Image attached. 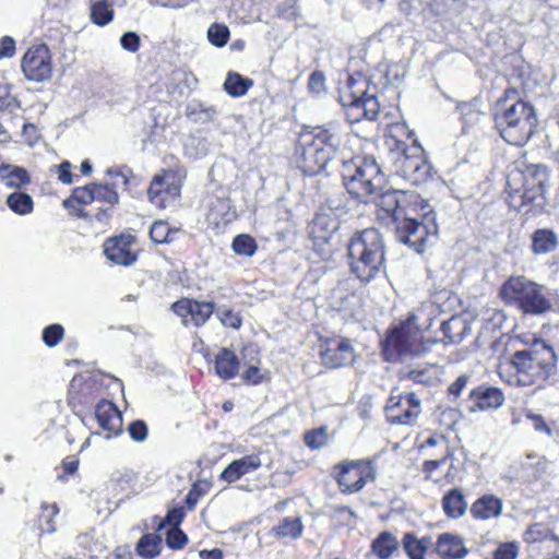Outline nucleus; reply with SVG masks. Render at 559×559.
Wrapping results in <instances>:
<instances>
[{"label":"nucleus","instance_id":"f257e3e1","mask_svg":"<svg viewBox=\"0 0 559 559\" xmlns=\"http://www.w3.org/2000/svg\"><path fill=\"white\" fill-rule=\"evenodd\" d=\"M346 135L341 126L333 122L304 130L295 150L297 166L312 177L325 170L329 164H338L347 192L364 203L371 202L382 190L385 176L372 156L346 158Z\"/></svg>","mask_w":559,"mask_h":559},{"label":"nucleus","instance_id":"f03ea898","mask_svg":"<svg viewBox=\"0 0 559 559\" xmlns=\"http://www.w3.org/2000/svg\"><path fill=\"white\" fill-rule=\"evenodd\" d=\"M391 217L396 239L417 253L426 249L431 237L438 235L437 214L428 200L415 191L389 189L379 191L371 201Z\"/></svg>","mask_w":559,"mask_h":559},{"label":"nucleus","instance_id":"7ed1b4c3","mask_svg":"<svg viewBox=\"0 0 559 559\" xmlns=\"http://www.w3.org/2000/svg\"><path fill=\"white\" fill-rule=\"evenodd\" d=\"M548 182L549 170L543 164L510 170L507 176V200L510 207L525 215L542 213L547 204Z\"/></svg>","mask_w":559,"mask_h":559},{"label":"nucleus","instance_id":"20e7f679","mask_svg":"<svg viewBox=\"0 0 559 559\" xmlns=\"http://www.w3.org/2000/svg\"><path fill=\"white\" fill-rule=\"evenodd\" d=\"M521 341L525 347L510 358L519 385H540L557 374L558 356L550 344L535 335L523 336Z\"/></svg>","mask_w":559,"mask_h":559},{"label":"nucleus","instance_id":"39448f33","mask_svg":"<svg viewBox=\"0 0 559 559\" xmlns=\"http://www.w3.org/2000/svg\"><path fill=\"white\" fill-rule=\"evenodd\" d=\"M349 272L361 284H368L385 271V245L377 228L357 230L346 246Z\"/></svg>","mask_w":559,"mask_h":559},{"label":"nucleus","instance_id":"423d86ee","mask_svg":"<svg viewBox=\"0 0 559 559\" xmlns=\"http://www.w3.org/2000/svg\"><path fill=\"white\" fill-rule=\"evenodd\" d=\"M435 344L436 340H424L418 316L411 313L405 321L390 330L383 342V353L388 361H404L429 353Z\"/></svg>","mask_w":559,"mask_h":559},{"label":"nucleus","instance_id":"0eeeda50","mask_svg":"<svg viewBox=\"0 0 559 559\" xmlns=\"http://www.w3.org/2000/svg\"><path fill=\"white\" fill-rule=\"evenodd\" d=\"M370 81L360 73L349 75L346 90L340 95V103L346 108V117L350 123L361 121V119L376 120L380 112V103L378 100V85L373 82L377 75Z\"/></svg>","mask_w":559,"mask_h":559},{"label":"nucleus","instance_id":"6e6552de","mask_svg":"<svg viewBox=\"0 0 559 559\" xmlns=\"http://www.w3.org/2000/svg\"><path fill=\"white\" fill-rule=\"evenodd\" d=\"M500 297L523 314L540 316L552 309L546 288L523 275L510 276L500 287Z\"/></svg>","mask_w":559,"mask_h":559},{"label":"nucleus","instance_id":"1a4fd4ad","mask_svg":"<svg viewBox=\"0 0 559 559\" xmlns=\"http://www.w3.org/2000/svg\"><path fill=\"white\" fill-rule=\"evenodd\" d=\"M538 119L534 107L518 100L500 114L495 115V124L501 138L511 145L525 144L534 133Z\"/></svg>","mask_w":559,"mask_h":559},{"label":"nucleus","instance_id":"9d476101","mask_svg":"<svg viewBox=\"0 0 559 559\" xmlns=\"http://www.w3.org/2000/svg\"><path fill=\"white\" fill-rule=\"evenodd\" d=\"M391 160L394 174L413 186L425 185L437 175L417 140H414L412 145L399 144L397 151L392 152Z\"/></svg>","mask_w":559,"mask_h":559},{"label":"nucleus","instance_id":"9b49d317","mask_svg":"<svg viewBox=\"0 0 559 559\" xmlns=\"http://www.w3.org/2000/svg\"><path fill=\"white\" fill-rule=\"evenodd\" d=\"M376 478V464L370 460L343 461L334 466V479L343 493H356Z\"/></svg>","mask_w":559,"mask_h":559},{"label":"nucleus","instance_id":"f8f14e48","mask_svg":"<svg viewBox=\"0 0 559 559\" xmlns=\"http://www.w3.org/2000/svg\"><path fill=\"white\" fill-rule=\"evenodd\" d=\"M21 68L29 81L44 82L50 79L52 67L49 48L45 44L29 48L22 59Z\"/></svg>","mask_w":559,"mask_h":559},{"label":"nucleus","instance_id":"ddd939ff","mask_svg":"<svg viewBox=\"0 0 559 559\" xmlns=\"http://www.w3.org/2000/svg\"><path fill=\"white\" fill-rule=\"evenodd\" d=\"M506 397L501 389L492 385L480 384L469 390L466 402L469 413L478 411L498 409L504 404Z\"/></svg>","mask_w":559,"mask_h":559},{"label":"nucleus","instance_id":"4468645a","mask_svg":"<svg viewBox=\"0 0 559 559\" xmlns=\"http://www.w3.org/2000/svg\"><path fill=\"white\" fill-rule=\"evenodd\" d=\"M133 240L131 235L109 238L104 243V254L117 265L130 266L136 261V254L131 250Z\"/></svg>","mask_w":559,"mask_h":559},{"label":"nucleus","instance_id":"2eb2a0df","mask_svg":"<svg viewBox=\"0 0 559 559\" xmlns=\"http://www.w3.org/2000/svg\"><path fill=\"white\" fill-rule=\"evenodd\" d=\"M95 417L99 427L106 431V439L118 436L122 432V415L117 406L107 400L97 403Z\"/></svg>","mask_w":559,"mask_h":559},{"label":"nucleus","instance_id":"dca6fc26","mask_svg":"<svg viewBox=\"0 0 559 559\" xmlns=\"http://www.w3.org/2000/svg\"><path fill=\"white\" fill-rule=\"evenodd\" d=\"M322 361L330 368H340L350 365L355 355L350 341L343 338L336 342L335 346H329L321 352Z\"/></svg>","mask_w":559,"mask_h":559},{"label":"nucleus","instance_id":"f3484780","mask_svg":"<svg viewBox=\"0 0 559 559\" xmlns=\"http://www.w3.org/2000/svg\"><path fill=\"white\" fill-rule=\"evenodd\" d=\"M503 509L502 500L495 495L479 497L469 508L472 516L476 520H490L498 518Z\"/></svg>","mask_w":559,"mask_h":559},{"label":"nucleus","instance_id":"a211bd4d","mask_svg":"<svg viewBox=\"0 0 559 559\" xmlns=\"http://www.w3.org/2000/svg\"><path fill=\"white\" fill-rule=\"evenodd\" d=\"M340 228V222L325 213L316 214L310 225V235L316 241L329 242L333 234Z\"/></svg>","mask_w":559,"mask_h":559},{"label":"nucleus","instance_id":"6ab92c4d","mask_svg":"<svg viewBox=\"0 0 559 559\" xmlns=\"http://www.w3.org/2000/svg\"><path fill=\"white\" fill-rule=\"evenodd\" d=\"M436 550L442 559H461L467 554L463 539L450 533L438 537Z\"/></svg>","mask_w":559,"mask_h":559},{"label":"nucleus","instance_id":"aec40b11","mask_svg":"<svg viewBox=\"0 0 559 559\" xmlns=\"http://www.w3.org/2000/svg\"><path fill=\"white\" fill-rule=\"evenodd\" d=\"M240 361L237 355L227 347H222L215 356L214 368L223 380H230L238 374Z\"/></svg>","mask_w":559,"mask_h":559},{"label":"nucleus","instance_id":"412c9836","mask_svg":"<svg viewBox=\"0 0 559 559\" xmlns=\"http://www.w3.org/2000/svg\"><path fill=\"white\" fill-rule=\"evenodd\" d=\"M558 236L550 228H538L531 235V251L535 255L549 254L558 248Z\"/></svg>","mask_w":559,"mask_h":559},{"label":"nucleus","instance_id":"4be33fe9","mask_svg":"<svg viewBox=\"0 0 559 559\" xmlns=\"http://www.w3.org/2000/svg\"><path fill=\"white\" fill-rule=\"evenodd\" d=\"M441 504L444 514L454 520L462 518L468 509L465 496L460 488L448 490L442 497Z\"/></svg>","mask_w":559,"mask_h":559},{"label":"nucleus","instance_id":"5701e85b","mask_svg":"<svg viewBox=\"0 0 559 559\" xmlns=\"http://www.w3.org/2000/svg\"><path fill=\"white\" fill-rule=\"evenodd\" d=\"M432 545L430 536L418 538L413 532L405 533L402 539V546L409 559H426V552Z\"/></svg>","mask_w":559,"mask_h":559},{"label":"nucleus","instance_id":"b1692460","mask_svg":"<svg viewBox=\"0 0 559 559\" xmlns=\"http://www.w3.org/2000/svg\"><path fill=\"white\" fill-rule=\"evenodd\" d=\"M440 330L443 334L441 342L444 345H450L461 343L469 329L461 318L451 317L441 323Z\"/></svg>","mask_w":559,"mask_h":559},{"label":"nucleus","instance_id":"393cba45","mask_svg":"<svg viewBox=\"0 0 559 559\" xmlns=\"http://www.w3.org/2000/svg\"><path fill=\"white\" fill-rule=\"evenodd\" d=\"M399 547V539L388 531L381 532L371 543V551L379 559H389Z\"/></svg>","mask_w":559,"mask_h":559},{"label":"nucleus","instance_id":"a878e982","mask_svg":"<svg viewBox=\"0 0 559 559\" xmlns=\"http://www.w3.org/2000/svg\"><path fill=\"white\" fill-rule=\"evenodd\" d=\"M182 230L171 227L166 221H155L150 228V238L156 245H169L177 240Z\"/></svg>","mask_w":559,"mask_h":559},{"label":"nucleus","instance_id":"bb28decb","mask_svg":"<svg viewBox=\"0 0 559 559\" xmlns=\"http://www.w3.org/2000/svg\"><path fill=\"white\" fill-rule=\"evenodd\" d=\"M0 180L7 188L21 190L23 186L29 183L31 177L22 167L5 165L0 167Z\"/></svg>","mask_w":559,"mask_h":559},{"label":"nucleus","instance_id":"cd10ccee","mask_svg":"<svg viewBox=\"0 0 559 559\" xmlns=\"http://www.w3.org/2000/svg\"><path fill=\"white\" fill-rule=\"evenodd\" d=\"M162 536L157 533H146L138 540L136 554L145 559L156 558L160 554Z\"/></svg>","mask_w":559,"mask_h":559},{"label":"nucleus","instance_id":"c85d7f7f","mask_svg":"<svg viewBox=\"0 0 559 559\" xmlns=\"http://www.w3.org/2000/svg\"><path fill=\"white\" fill-rule=\"evenodd\" d=\"M5 204L14 214L21 216L31 214L34 210L33 198L22 190H14L8 194Z\"/></svg>","mask_w":559,"mask_h":559},{"label":"nucleus","instance_id":"c756f323","mask_svg":"<svg viewBox=\"0 0 559 559\" xmlns=\"http://www.w3.org/2000/svg\"><path fill=\"white\" fill-rule=\"evenodd\" d=\"M253 85V81L237 72H229L224 82V91L231 97H241Z\"/></svg>","mask_w":559,"mask_h":559},{"label":"nucleus","instance_id":"7c9ffc66","mask_svg":"<svg viewBox=\"0 0 559 559\" xmlns=\"http://www.w3.org/2000/svg\"><path fill=\"white\" fill-rule=\"evenodd\" d=\"M402 402V399L391 397L389 400V405L386 406V411L389 413V416L391 418V421L394 424H401V425H412L415 423L419 415V411L407 407L401 413H396L397 408L400 407Z\"/></svg>","mask_w":559,"mask_h":559},{"label":"nucleus","instance_id":"2f4dec72","mask_svg":"<svg viewBox=\"0 0 559 559\" xmlns=\"http://www.w3.org/2000/svg\"><path fill=\"white\" fill-rule=\"evenodd\" d=\"M111 5L107 0H93L91 4V21L98 26L109 24L115 16Z\"/></svg>","mask_w":559,"mask_h":559},{"label":"nucleus","instance_id":"473e14b6","mask_svg":"<svg viewBox=\"0 0 559 559\" xmlns=\"http://www.w3.org/2000/svg\"><path fill=\"white\" fill-rule=\"evenodd\" d=\"M187 117L195 123L212 122L218 116V110L215 106H205L204 104H192L187 107Z\"/></svg>","mask_w":559,"mask_h":559},{"label":"nucleus","instance_id":"72a5a7b5","mask_svg":"<svg viewBox=\"0 0 559 559\" xmlns=\"http://www.w3.org/2000/svg\"><path fill=\"white\" fill-rule=\"evenodd\" d=\"M273 531L278 537L296 539L301 536L304 525L300 518L286 516L273 528Z\"/></svg>","mask_w":559,"mask_h":559},{"label":"nucleus","instance_id":"f704fd0d","mask_svg":"<svg viewBox=\"0 0 559 559\" xmlns=\"http://www.w3.org/2000/svg\"><path fill=\"white\" fill-rule=\"evenodd\" d=\"M465 7L463 0H431V11L439 16L452 17L459 15Z\"/></svg>","mask_w":559,"mask_h":559},{"label":"nucleus","instance_id":"c9c22d12","mask_svg":"<svg viewBox=\"0 0 559 559\" xmlns=\"http://www.w3.org/2000/svg\"><path fill=\"white\" fill-rule=\"evenodd\" d=\"M215 311V304L213 301H198L193 299L190 312L191 321L195 326H202L207 322Z\"/></svg>","mask_w":559,"mask_h":559},{"label":"nucleus","instance_id":"e433bc0d","mask_svg":"<svg viewBox=\"0 0 559 559\" xmlns=\"http://www.w3.org/2000/svg\"><path fill=\"white\" fill-rule=\"evenodd\" d=\"M456 110L459 111L464 126H473L477 123L481 117L477 99H473L471 102H459L456 104Z\"/></svg>","mask_w":559,"mask_h":559},{"label":"nucleus","instance_id":"4c0bfd02","mask_svg":"<svg viewBox=\"0 0 559 559\" xmlns=\"http://www.w3.org/2000/svg\"><path fill=\"white\" fill-rule=\"evenodd\" d=\"M231 249L237 255L252 257L258 249V243L252 236L239 234L233 239Z\"/></svg>","mask_w":559,"mask_h":559},{"label":"nucleus","instance_id":"58836bf2","mask_svg":"<svg viewBox=\"0 0 559 559\" xmlns=\"http://www.w3.org/2000/svg\"><path fill=\"white\" fill-rule=\"evenodd\" d=\"M59 513V508L56 503H47L43 502L40 506V514H39V528L41 533H53L56 532V526L53 522V518Z\"/></svg>","mask_w":559,"mask_h":559},{"label":"nucleus","instance_id":"ea45409f","mask_svg":"<svg viewBox=\"0 0 559 559\" xmlns=\"http://www.w3.org/2000/svg\"><path fill=\"white\" fill-rule=\"evenodd\" d=\"M207 40L217 48H223L229 40L230 31L224 23H213L206 32Z\"/></svg>","mask_w":559,"mask_h":559},{"label":"nucleus","instance_id":"a19ab883","mask_svg":"<svg viewBox=\"0 0 559 559\" xmlns=\"http://www.w3.org/2000/svg\"><path fill=\"white\" fill-rule=\"evenodd\" d=\"M94 201L105 202L115 205L119 202V194L116 190V183L93 182Z\"/></svg>","mask_w":559,"mask_h":559},{"label":"nucleus","instance_id":"79ce46f5","mask_svg":"<svg viewBox=\"0 0 559 559\" xmlns=\"http://www.w3.org/2000/svg\"><path fill=\"white\" fill-rule=\"evenodd\" d=\"M186 516V510L183 507H173L168 509L164 519L155 516L154 521L157 522L156 531H162L166 525L170 527H179Z\"/></svg>","mask_w":559,"mask_h":559},{"label":"nucleus","instance_id":"37998d69","mask_svg":"<svg viewBox=\"0 0 559 559\" xmlns=\"http://www.w3.org/2000/svg\"><path fill=\"white\" fill-rule=\"evenodd\" d=\"M378 73V84H380L382 88L395 86L405 76V71L401 69L397 64H391L386 67L385 70L379 69Z\"/></svg>","mask_w":559,"mask_h":559},{"label":"nucleus","instance_id":"c03bdc74","mask_svg":"<svg viewBox=\"0 0 559 559\" xmlns=\"http://www.w3.org/2000/svg\"><path fill=\"white\" fill-rule=\"evenodd\" d=\"M165 543L168 548L179 550L188 544V536L180 527H169L166 532Z\"/></svg>","mask_w":559,"mask_h":559},{"label":"nucleus","instance_id":"a18cd8bd","mask_svg":"<svg viewBox=\"0 0 559 559\" xmlns=\"http://www.w3.org/2000/svg\"><path fill=\"white\" fill-rule=\"evenodd\" d=\"M165 178L163 176H155L147 189V195L150 201L158 207H164V199L162 194L164 192Z\"/></svg>","mask_w":559,"mask_h":559},{"label":"nucleus","instance_id":"49530a36","mask_svg":"<svg viewBox=\"0 0 559 559\" xmlns=\"http://www.w3.org/2000/svg\"><path fill=\"white\" fill-rule=\"evenodd\" d=\"M326 206L335 217L341 216L349 211L348 199L345 193H335L326 199Z\"/></svg>","mask_w":559,"mask_h":559},{"label":"nucleus","instance_id":"de8ad7c7","mask_svg":"<svg viewBox=\"0 0 559 559\" xmlns=\"http://www.w3.org/2000/svg\"><path fill=\"white\" fill-rule=\"evenodd\" d=\"M216 316L222 324L226 328L238 330L241 326L242 320L239 313L235 312L226 306H221L216 309Z\"/></svg>","mask_w":559,"mask_h":559},{"label":"nucleus","instance_id":"09e8293b","mask_svg":"<svg viewBox=\"0 0 559 559\" xmlns=\"http://www.w3.org/2000/svg\"><path fill=\"white\" fill-rule=\"evenodd\" d=\"M64 329L61 324L53 323L43 330L41 338L46 346L55 347L63 338Z\"/></svg>","mask_w":559,"mask_h":559},{"label":"nucleus","instance_id":"8fccbe9b","mask_svg":"<svg viewBox=\"0 0 559 559\" xmlns=\"http://www.w3.org/2000/svg\"><path fill=\"white\" fill-rule=\"evenodd\" d=\"M328 441V432L325 427H320L306 432L305 443L308 448L317 450L322 448Z\"/></svg>","mask_w":559,"mask_h":559},{"label":"nucleus","instance_id":"3c124183","mask_svg":"<svg viewBox=\"0 0 559 559\" xmlns=\"http://www.w3.org/2000/svg\"><path fill=\"white\" fill-rule=\"evenodd\" d=\"M400 376L402 380H411L420 384H429L433 380V377L427 368L401 370Z\"/></svg>","mask_w":559,"mask_h":559},{"label":"nucleus","instance_id":"603ef678","mask_svg":"<svg viewBox=\"0 0 559 559\" xmlns=\"http://www.w3.org/2000/svg\"><path fill=\"white\" fill-rule=\"evenodd\" d=\"M472 380V376L463 373L459 376L448 388V399L451 402H455L467 388Z\"/></svg>","mask_w":559,"mask_h":559},{"label":"nucleus","instance_id":"864d4df0","mask_svg":"<svg viewBox=\"0 0 559 559\" xmlns=\"http://www.w3.org/2000/svg\"><path fill=\"white\" fill-rule=\"evenodd\" d=\"M130 438L135 442H143L147 439L148 428L144 420L136 419L131 421L127 428Z\"/></svg>","mask_w":559,"mask_h":559},{"label":"nucleus","instance_id":"5fc2aeb1","mask_svg":"<svg viewBox=\"0 0 559 559\" xmlns=\"http://www.w3.org/2000/svg\"><path fill=\"white\" fill-rule=\"evenodd\" d=\"M451 456L452 452L449 448H447V453L441 459L425 461L421 465V472L425 475V479L432 480L433 472L443 466Z\"/></svg>","mask_w":559,"mask_h":559},{"label":"nucleus","instance_id":"6e6d98bb","mask_svg":"<svg viewBox=\"0 0 559 559\" xmlns=\"http://www.w3.org/2000/svg\"><path fill=\"white\" fill-rule=\"evenodd\" d=\"M243 475L258 469L261 466V459L257 454L245 455L240 459L234 460Z\"/></svg>","mask_w":559,"mask_h":559},{"label":"nucleus","instance_id":"4d7b16f0","mask_svg":"<svg viewBox=\"0 0 559 559\" xmlns=\"http://www.w3.org/2000/svg\"><path fill=\"white\" fill-rule=\"evenodd\" d=\"M120 45L122 49L134 53L140 49L141 38L136 32L128 31L120 36Z\"/></svg>","mask_w":559,"mask_h":559},{"label":"nucleus","instance_id":"13d9d810","mask_svg":"<svg viewBox=\"0 0 559 559\" xmlns=\"http://www.w3.org/2000/svg\"><path fill=\"white\" fill-rule=\"evenodd\" d=\"M71 195L80 205H86L94 201L93 183L84 187H76L72 190Z\"/></svg>","mask_w":559,"mask_h":559},{"label":"nucleus","instance_id":"bf43d9fd","mask_svg":"<svg viewBox=\"0 0 559 559\" xmlns=\"http://www.w3.org/2000/svg\"><path fill=\"white\" fill-rule=\"evenodd\" d=\"M193 299L189 298H181L177 301H175L171 305V310L179 317L183 318L182 323L185 325L188 324V320L186 319L188 316H190L191 308H192Z\"/></svg>","mask_w":559,"mask_h":559},{"label":"nucleus","instance_id":"052dcab7","mask_svg":"<svg viewBox=\"0 0 559 559\" xmlns=\"http://www.w3.org/2000/svg\"><path fill=\"white\" fill-rule=\"evenodd\" d=\"M242 476L243 474L238 467V465L234 461H231L221 473L219 479L227 484H233L239 480Z\"/></svg>","mask_w":559,"mask_h":559},{"label":"nucleus","instance_id":"680f3d73","mask_svg":"<svg viewBox=\"0 0 559 559\" xmlns=\"http://www.w3.org/2000/svg\"><path fill=\"white\" fill-rule=\"evenodd\" d=\"M495 559H516L518 546L514 543L501 544L493 554Z\"/></svg>","mask_w":559,"mask_h":559},{"label":"nucleus","instance_id":"e2e57ef3","mask_svg":"<svg viewBox=\"0 0 559 559\" xmlns=\"http://www.w3.org/2000/svg\"><path fill=\"white\" fill-rule=\"evenodd\" d=\"M15 55V40L11 36L0 39V59L12 58Z\"/></svg>","mask_w":559,"mask_h":559},{"label":"nucleus","instance_id":"0e129e2a","mask_svg":"<svg viewBox=\"0 0 559 559\" xmlns=\"http://www.w3.org/2000/svg\"><path fill=\"white\" fill-rule=\"evenodd\" d=\"M71 167L72 165L69 160H63L57 166L58 180L63 185H70L73 181Z\"/></svg>","mask_w":559,"mask_h":559},{"label":"nucleus","instance_id":"69168bd1","mask_svg":"<svg viewBox=\"0 0 559 559\" xmlns=\"http://www.w3.org/2000/svg\"><path fill=\"white\" fill-rule=\"evenodd\" d=\"M332 516L340 519L345 524H348V519H356L357 513L347 506H336L333 507Z\"/></svg>","mask_w":559,"mask_h":559},{"label":"nucleus","instance_id":"338daca9","mask_svg":"<svg viewBox=\"0 0 559 559\" xmlns=\"http://www.w3.org/2000/svg\"><path fill=\"white\" fill-rule=\"evenodd\" d=\"M325 78L322 72L316 71L310 74L308 87L312 92L320 93L324 88Z\"/></svg>","mask_w":559,"mask_h":559},{"label":"nucleus","instance_id":"774afa93","mask_svg":"<svg viewBox=\"0 0 559 559\" xmlns=\"http://www.w3.org/2000/svg\"><path fill=\"white\" fill-rule=\"evenodd\" d=\"M242 379L246 383L257 385L261 383L262 376L260 369L257 366H250L243 373Z\"/></svg>","mask_w":559,"mask_h":559}]
</instances>
